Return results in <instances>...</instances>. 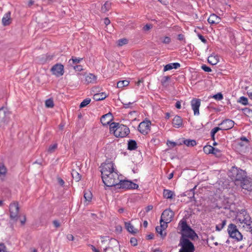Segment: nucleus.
I'll list each match as a JSON object with an SVG mask.
<instances>
[{
	"label": "nucleus",
	"mask_w": 252,
	"mask_h": 252,
	"mask_svg": "<svg viewBox=\"0 0 252 252\" xmlns=\"http://www.w3.org/2000/svg\"><path fill=\"white\" fill-rule=\"evenodd\" d=\"M101 173L102 181L107 187H117L120 183L119 176L114 168L113 162L102 164Z\"/></svg>",
	"instance_id": "1"
},
{
	"label": "nucleus",
	"mask_w": 252,
	"mask_h": 252,
	"mask_svg": "<svg viewBox=\"0 0 252 252\" xmlns=\"http://www.w3.org/2000/svg\"><path fill=\"white\" fill-rule=\"evenodd\" d=\"M179 225L181 226L180 239H188L194 240L198 238V236L195 231L189 226L185 219L180 220Z\"/></svg>",
	"instance_id": "2"
},
{
	"label": "nucleus",
	"mask_w": 252,
	"mask_h": 252,
	"mask_svg": "<svg viewBox=\"0 0 252 252\" xmlns=\"http://www.w3.org/2000/svg\"><path fill=\"white\" fill-rule=\"evenodd\" d=\"M109 129L110 132H112L117 137H125L130 132L129 129L127 126L115 122L110 124Z\"/></svg>",
	"instance_id": "3"
},
{
	"label": "nucleus",
	"mask_w": 252,
	"mask_h": 252,
	"mask_svg": "<svg viewBox=\"0 0 252 252\" xmlns=\"http://www.w3.org/2000/svg\"><path fill=\"white\" fill-rule=\"evenodd\" d=\"M237 220L241 223H244L247 231L252 233V220L249 215L245 210L242 211L240 213Z\"/></svg>",
	"instance_id": "4"
},
{
	"label": "nucleus",
	"mask_w": 252,
	"mask_h": 252,
	"mask_svg": "<svg viewBox=\"0 0 252 252\" xmlns=\"http://www.w3.org/2000/svg\"><path fill=\"white\" fill-rule=\"evenodd\" d=\"M230 172L232 179L236 182L240 181L241 183L247 177L246 171L237 167H233Z\"/></svg>",
	"instance_id": "5"
},
{
	"label": "nucleus",
	"mask_w": 252,
	"mask_h": 252,
	"mask_svg": "<svg viewBox=\"0 0 252 252\" xmlns=\"http://www.w3.org/2000/svg\"><path fill=\"white\" fill-rule=\"evenodd\" d=\"M179 246L181 247L179 252H194L195 250L193 244L188 239H180Z\"/></svg>",
	"instance_id": "6"
},
{
	"label": "nucleus",
	"mask_w": 252,
	"mask_h": 252,
	"mask_svg": "<svg viewBox=\"0 0 252 252\" xmlns=\"http://www.w3.org/2000/svg\"><path fill=\"white\" fill-rule=\"evenodd\" d=\"M227 232L229 236L237 241H240L243 239V235L238 230L237 226L233 223H230L228 225Z\"/></svg>",
	"instance_id": "7"
},
{
	"label": "nucleus",
	"mask_w": 252,
	"mask_h": 252,
	"mask_svg": "<svg viewBox=\"0 0 252 252\" xmlns=\"http://www.w3.org/2000/svg\"><path fill=\"white\" fill-rule=\"evenodd\" d=\"M174 216V213L170 209L165 210L162 213L160 222H162L165 223H169L172 220Z\"/></svg>",
	"instance_id": "8"
},
{
	"label": "nucleus",
	"mask_w": 252,
	"mask_h": 252,
	"mask_svg": "<svg viewBox=\"0 0 252 252\" xmlns=\"http://www.w3.org/2000/svg\"><path fill=\"white\" fill-rule=\"evenodd\" d=\"M118 188L125 189H136L138 187V185L130 181L120 180V183L117 186Z\"/></svg>",
	"instance_id": "9"
},
{
	"label": "nucleus",
	"mask_w": 252,
	"mask_h": 252,
	"mask_svg": "<svg viewBox=\"0 0 252 252\" xmlns=\"http://www.w3.org/2000/svg\"><path fill=\"white\" fill-rule=\"evenodd\" d=\"M19 208L17 202L11 203L9 205L10 217L12 219L17 220Z\"/></svg>",
	"instance_id": "10"
},
{
	"label": "nucleus",
	"mask_w": 252,
	"mask_h": 252,
	"mask_svg": "<svg viewBox=\"0 0 252 252\" xmlns=\"http://www.w3.org/2000/svg\"><path fill=\"white\" fill-rule=\"evenodd\" d=\"M51 71L57 77L61 76L64 73V66L61 63H57L52 67Z\"/></svg>",
	"instance_id": "11"
},
{
	"label": "nucleus",
	"mask_w": 252,
	"mask_h": 252,
	"mask_svg": "<svg viewBox=\"0 0 252 252\" xmlns=\"http://www.w3.org/2000/svg\"><path fill=\"white\" fill-rule=\"evenodd\" d=\"M10 113L6 108H0V123H6L9 121Z\"/></svg>",
	"instance_id": "12"
},
{
	"label": "nucleus",
	"mask_w": 252,
	"mask_h": 252,
	"mask_svg": "<svg viewBox=\"0 0 252 252\" xmlns=\"http://www.w3.org/2000/svg\"><path fill=\"white\" fill-rule=\"evenodd\" d=\"M192 109L193 110L194 115H199V108L201 104V99L193 98L190 102Z\"/></svg>",
	"instance_id": "13"
},
{
	"label": "nucleus",
	"mask_w": 252,
	"mask_h": 252,
	"mask_svg": "<svg viewBox=\"0 0 252 252\" xmlns=\"http://www.w3.org/2000/svg\"><path fill=\"white\" fill-rule=\"evenodd\" d=\"M241 186L243 189L248 191H252V179L246 177L241 183Z\"/></svg>",
	"instance_id": "14"
},
{
	"label": "nucleus",
	"mask_w": 252,
	"mask_h": 252,
	"mask_svg": "<svg viewBox=\"0 0 252 252\" xmlns=\"http://www.w3.org/2000/svg\"><path fill=\"white\" fill-rule=\"evenodd\" d=\"M219 125H221L222 126L220 127L221 130H225L232 128L234 126V122L230 119H225Z\"/></svg>",
	"instance_id": "15"
},
{
	"label": "nucleus",
	"mask_w": 252,
	"mask_h": 252,
	"mask_svg": "<svg viewBox=\"0 0 252 252\" xmlns=\"http://www.w3.org/2000/svg\"><path fill=\"white\" fill-rule=\"evenodd\" d=\"M113 117L112 114L109 112L103 115L100 119V121L103 126H106L110 124V122L113 120Z\"/></svg>",
	"instance_id": "16"
},
{
	"label": "nucleus",
	"mask_w": 252,
	"mask_h": 252,
	"mask_svg": "<svg viewBox=\"0 0 252 252\" xmlns=\"http://www.w3.org/2000/svg\"><path fill=\"white\" fill-rule=\"evenodd\" d=\"M151 122L147 118L143 121V126L145 128L143 129V135H146L149 133L151 130Z\"/></svg>",
	"instance_id": "17"
},
{
	"label": "nucleus",
	"mask_w": 252,
	"mask_h": 252,
	"mask_svg": "<svg viewBox=\"0 0 252 252\" xmlns=\"http://www.w3.org/2000/svg\"><path fill=\"white\" fill-rule=\"evenodd\" d=\"M220 20V18L215 14H211L208 19V22L210 24H218Z\"/></svg>",
	"instance_id": "18"
},
{
	"label": "nucleus",
	"mask_w": 252,
	"mask_h": 252,
	"mask_svg": "<svg viewBox=\"0 0 252 252\" xmlns=\"http://www.w3.org/2000/svg\"><path fill=\"white\" fill-rule=\"evenodd\" d=\"M172 125L174 127L179 128L182 126L183 120L182 118L179 116H175L172 121Z\"/></svg>",
	"instance_id": "19"
},
{
	"label": "nucleus",
	"mask_w": 252,
	"mask_h": 252,
	"mask_svg": "<svg viewBox=\"0 0 252 252\" xmlns=\"http://www.w3.org/2000/svg\"><path fill=\"white\" fill-rule=\"evenodd\" d=\"M10 12H8L4 14L2 19V23L3 26H8L11 23V19L10 18Z\"/></svg>",
	"instance_id": "20"
},
{
	"label": "nucleus",
	"mask_w": 252,
	"mask_h": 252,
	"mask_svg": "<svg viewBox=\"0 0 252 252\" xmlns=\"http://www.w3.org/2000/svg\"><path fill=\"white\" fill-rule=\"evenodd\" d=\"M125 227L126 229L131 233H136L138 230L135 228L130 222H125Z\"/></svg>",
	"instance_id": "21"
},
{
	"label": "nucleus",
	"mask_w": 252,
	"mask_h": 252,
	"mask_svg": "<svg viewBox=\"0 0 252 252\" xmlns=\"http://www.w3.org/2000/svg\"><path fill=\"white\" fill-rule=\"evenodd\" d=\"M180 64L178 63H169L164 66L163 71H166L173 68L177 69L180 67Z\"/></svg>",
	"instance_id": "22"
},
{
	"label": "nucleus",
	"mask_w": 252,
	"mask_h": 252,
	"mask_svg": "<svg viewBox=\"0 0 252 252\" xmlns=\"http://www.w3.org/2000/svg\"><path fill=\"white\" fill-rule=\"evenodd\" d=\"M96 80V76L93 74H89L85 77V81L87 84L95 83Z\"/></svg>",
	"instance_id": "23"
},
{
	"label": "nucleus",
	"mask_w": 252,
	"mask_h": 252,
	"mask_svg": "<svg viewBox=\"0 0 252 252\" xmlns=\"http://www.w3.org/2000/svg\"><path fill=\"white\" fill-rule=\"evenodd\" d=\"M166 226V224L164 225V224L160 223V226H158L156 227L157 232L159 233L162 238L164 237L166 235V233H163V230L164 229Z\"/></svg>",
	"instance_id": "24"
},
{
	"label": "nucleus",
	"mask_w": 252,
	"mask_h": 252,
	"mask_svg": "<svg viewBox=\"0 0 252 252\" xmlns=\"http://www.w3.org/2000/svg\"><path fill=\"white\" fill-rule=\"evenodd\" d=\"M107 96L105 93H101L94 94L93 98L96 101H99L104 99Z\"/></svg>",
	"instance_id": "25"
},
{
	"label": "nucleus",
	"mask_w": 252,
	"mask_h": 252,
	"mask_svg": "<svg viewBox=\"0 0 252 252\" xmlns=\"http://www.w3.org/2000/svg\"><path fill=\"white\" fill-rule=\"evenodd\" d=\"M219 61L218 56L211 55L208 58V62L212 65L216 64Z\"/></svg>",
	"instance_id": "26"
},
{
	"label": "nucleus",
	"mask_w": 252,
	"mask_h": 252,
	"mask_svg": "<svg viewBox=\"0 0 252 252\" xmlns=\"http://www.w3.org/2000/svg\"><path fill=\"white\" fill-rule=\"evenodd\" d=\"M137 148L136 142L134 140H129L127 143V149L129 150H134Z\"/></svg>",
	"instance_id": "27"
},
{
	"label": "nucleus",
	"mask_w": 252,
	"mask_h": 252,
	"mask_svg": "<svg viewBox=\"0 0 252 252\" xmlns=\"http://www.w3.org/2000/svg\"><path fill=\"white\" fill-rule=\"evenodd\" d=\"M163 197L166 199H172L173 195H174V192L169 189H164L163 192Z\"/></svg>",
	"instance_id": "28"
},
{
	"label": "nucleus",
	"mask_w": 252,
	"mask_h": 252,
	"mask_svg": "<svg viewBox=\"0 0 252 252\" xmlns=\"http://www.w3.org/2000/svg\"><path fill=\"white\" fill-rule=\"evenodd\" d=\"M111 7V2L107 1L102 6L101 10L102 12L105 13L106 12L109 10Z\"/></svg>",
	"instance_id": "29"
},
{
	"label": "nucleus",
	"mask_w": 252,
	"mask_h": 252,
	"mask_svg": "<svg viewBox=\"0 0 252 252\" xmlns=\"http://www.w3.org/2000/svg\"><path fill=\"white\" fill-rule=\"evenodd\" d=\"M183 143L188 147H193L196 145V142L195 140L184 139Z\"/></svg>",
	"instance_id": "30"
},
{
	"label": "nucleus",
	"mask_w": 252,
	"mask_h": 252,
	"mask_svg": "<svg viewBox=\"0 0 252 252\" xmlns=\"http://www.w3.org/2000/svg\"><path fill=\"white\" fill-rule=\"evenodd\" d=\"M7 168L3 163H0V177L2 179L7 173Z\"/></svg>",
	"instance_id": "31"
},
{
	"label": "nucleus",
	"mask_w": 252,
	"mask_h": 252,
	"mask_svg": "<svg viewBox=\"0 0 252 252\" xmlns=\"http://www.w3.org/2000/svg\"><path fill=\"white\" fill-rule=\"evenodd\" d=\"M71 175L72 178L75 180L76 182H78L81 180V175L75 170H72L71 172Z\"/></svg>",
	"instance_id": "32"
},
{
	"label": "nucleus",
	"mask_w": 252,
	"mask_h": 252,
	"mask_svg": "<svg viewBox=\"0 0 252 252\" xmlns=\"http://www.w3.org/2000/svg\"><path fill=\"white\" fill-rule=\"evenodd\" d=\"M83 60V58H77L76 57H72V59L69 60V63L70 65H73V64H77L80 63L81 61Z\"/></svg>",
	"instance_id": "33"
},
{
	"label": "nucleus",
	"mask_w": 252,
	"mask_h": 252,
	"mask_svg": "<svg viewBox=\"0 0 252 252\" xmlns=\"http://www.w3.org/2000/svg\"><path fill=\"white\" fill-rule=\"evenodd\" d=\"M84 197L86 201H91L92 198V194L90 191H85Z\"/></svg>",
	"instance_id": "34"
},
{
	"label": "nucleus",
	"mask_w": 252,
	"mask_h": 252,
	"mask_svg": "<svg viewBox=\"0 0 252 252\" xmlns=\"http://www.w3.org/2000/svg\"><path fill=\"white\" fill-rule=\"evenodd\" d=\"M129 84V82L127 80L120 81L117 82V87L122 88L124 87L127 86Z\"/></svg>",
	"instance_id": "35"
},
{
	"label": "nucleus",
	"mask_w": 252,
	"mask_h": 252,
	"mask_svg": "<svg viewBox=\"0 0 252 252\" xmlns=\"http://www.w3.org/2000/svg\"><path fill=\"white\" fill-rule=\"evenodd\" d=\"M54 56L53 55H45V58L43 57L40 60V61L42 63H44L47 61H50L53 59Z\"/></svg>",
	"instance_id": "36"
},
{
	"label": "nucleus",
	"mask_w": 252,
	"mask_h": 252,
	"mask_svg": "<svg viewBox=\"0 0 252 252\" xmlns=\"http://www.w3.org/2000/svg\"><path fill=\"white\" fill-rule=\"evenodd\" d=\"M220 130H221V128L219 127H215L211 130V136L213 140H215V135H216V133Z\"/></svg>",
	"instance_id": "37"
},
{
	"label": "nucleus",
	"mask_w": 252,
	"mask_h": 252,
	"mask_svg": "<svg viewBox=\"0 0 252 252\" xmlns=\"http://www.w3.org/2000/svg\"><path fill=\"white\" fill-rule=\"evenodd\" d=\"M213 147L210 145H206L203 148V151L206 154H212Z\"/></svg>",
	"instance_id": "38"
},
{
	"label": "nucleus",
	"mask_w": 252,
	"mask_h": 252,
	"mask_svg": "<svg viewBox=\"0 0 252 252\" xmlns=\"http://www.w3.org/2000/svg\"><path fill=\"white\" fill-rule=\"evenodd\" d=\"M226 220H223L220 224L216 226V230L218 231H220L226 225Z\"/></svg>",
	"instance_id": "39"
},
{
	"label": "nucleus",
	"mask_w": 252,
	"mask_h": 252,
	"mask_svg": "<svg viewBox=\"0 0 252 252\" xmlns=\"http://www.w3.org/2000/svg\"><path fill=\"white\" fill-rule=\"evenodd\" d=\"M54 104L52 99L49 98L45 101V106L47 108L53 107Z\"/></svg>",
	"instance_id": "40"
},
{
	"label": "nucleus",
	"mask_w": 252,
	"mask_h": 252,
	"mask_svg": "<svg viewBox=\"0 0 252 252\" xmlns=\"http://www.w3.org/2000/svg\"><path fill=\"white\" fill-rule=\"evenodd\" d=\"M58 146V144L57 143H55L53 145H51L49 146L48 149V152L49 153H54L55 150L57 149Z\"/></svg>",
	"instance_id": "41"
},
{
	"label": "nucleus",
	"mask_w": 252,
	"mask_h": 252,
	"mask_svg": "<svg viewBox=\"0 0 252 252\" xmlns=\"http://www.w3.org/2000/svg\"><path fill=\"white\" fill-rule=\"evenodd\" d=\"M238 102L244 105H246L248 104V98L245 96H241L239 98V100H238Z\"/></svg>",
	"instance_id": "42"
},
{
	"label": "nucleus",
	"mask_w": 252,
	"mask_h": 252,
	"mask_svg": "<svg viewBox=\"0 0 252 252\" xmlns=\"http://www.w3.org/2000/svg\"><path fill=\"white\" fill-rule=\"evenodd\" d=\"M91 102V99L87 98L84 99L80 104V108H83L89 104Z\"/></svg>",
	"instance_id": "43"
},
{
	"label": "nucleus",
	"mask_w": 252,
	"mask_h": 252,
	"mask_svg": "<svg viewBox=\"0 0 252 252\" xmlns=\"http://www.w3.org/2000/svg\"><path fill=\"white\" fill-rule=\"evenodd\" d=\"M170 77L169 76H163L161 80V83L162 86H166L167 85V82L170 80Z\"/></svg>",
	"instance_id": "44"
},
{
	"label": "nucleus",
	"mask_w": 252,
	"mask_h": 252,
	"mask_svg": "<svg viewBox=\"0 0 252 252\" xmlns=\"http://www.w3.org/2000/svg\"><path fill=\"white\" fill-rule=\"evenodd\" d=\"M160 40L163 43L166 44H168L171 42V38L169 36H165L164 37L160 38Z\"/></svg>",
	"instance_id": "45"
},
{
	"label": "nucleus",
	"mask_w": 252,
	"mask_h": 252,
	"mask_svg": "<svg viewBox=\"0 0 252 252\" xmlns=\"http://www.w3.org/2000/svg\"><path fill=\"white\" fill-rule=\"evenodd\" d=\"M166 144H167V146L169 147L173 148V147H175L177 145H181L182 143H180L179 144H178L176 142H172V141H171L170 140H167Z\"/></svg>",
	"instance_id": "46"
},
{
	"label": "nucleus",
	"mask_w": 252,
	"mask_h": 252,
	"mask_svg": "<svg viewBox=\"0 0 252 252\" xmlns=\"http://www.w3.org/2000/svg\"><path fill=\"white\" fill-rule=\"evenodd\" d=\"M212 151V154L216 157H220L221 156V151L217 148L213 147V150Z\"/></svg>",
	"instance_id": "47"
},
{
	"label": "nucleus",
	"mask_w": 252,
	"mask_h": 252,
	"mask_svg": "<svg viewBox=\"0 0 252 252\" xmlns=\"http://www.w3.org/2000/svg\"><path fill=\"white\" fill-rule=\"evenodd\" d=\"M127 43L128 40L126 38L121 39L118 40V45L120 46L126 44Z\"/></svg>",
	"instance_id": "48"
},
{
	"label": "nucleus",
	"mask_w": 252,
	"mask_h": 252,
	"mask_svg": "<svg viewBox=\"0 0 252 252\" xmlns=\"http://www.w3.org/2000/svg\"><path fill=\"white\" fill-rule=\"evenodd\" d=\"M213 97L217 100H220L223 98V95L221 93H219L214 95Z\"/></svg>",
	"instance_id": "49"
},
{
	"label": "nucleus",
	"mask_w": 252,
	"mask_h": 252,
	"mask_svg": "<svg viewBox=\"0 0 252 252\" xmlns=\"http://www.w3.org/2000/svg\"><path fill=\"white\" fill-rule=\"evenodd\" d=\"M201 68L205 72H209L212 71L211 68L205 64L202 65L201 66Z\"/></svg>",
	"instance_id": "50"
},
{
	"label": "nucleus",
	"mask_w": 252,
	"mask_h": 252,
	"mask_svg": "<svg viewBox=\"0 0 252 252\" xmlns=\"http://www.w3.org/2000/svg\"><path fill=\"white\" fill-rule=\"evenodd\" d=\"M153 28V25L149 24H146L145 26L143 27V29L145 31H148L151 29Z\"/></svg>",
	"instance_id": "51"
},
{
	"label": "nucleus",
	"mask_w": 252,
	"mask_h": 252,
	"mask_svg": "<svg viewBox=\"0 0 252 252\" xmlns=\"http://www.w3.org/2000/svg\"><path fill=\"white\" fill-rule=\"evenodd\" d=\"M130 242L131 244L133 246H135L137 245V240L135 238H131L130 239Z\"/></svg>",
	"instance_id": "52"
},
{
	"label": "nucleus",
	"mask_w": 252,
	"mask_h": 252,
	"mask_svg": "<svg viewBox=\"0 0 252 252\" xmlns=\"http://www.w3.org/2000/svg\"><path fill=\"white\" fill-rule=\"evenodd\" d=\"M197 36L202 42H203L204 43H206L207 42V40L205 38V37L203 35L198 33L197 34Z\"/></svg>",
	"instance_id": "53"
},
{
	"label": "nucleus",
	"mask_w": 252,
	"mask_h": 252,
	"mask_svg": "<svg viewBox=\"0 0 252 252\" xmlns=\"http://www.w3.org/2000/svg\"><path fill=\"white\" fill-rule=\"evenodd\" d=\"M178 39L180 41H183L185 43H186V40H185L184 35L182 34H178Z\"/></svg>",
	"instance_id": "54"
},
{
	"label": "nucleus",
	"mask_w": 252,
	"mask_h": 252,
	"mask_svg": "<svg viewBox=\"0 0 252 252\" xmlns=\"http://www.w3.org/2000/svg\"><path fill=\"white\" fill-rule=\"evenodd\" d=\"M0 252H7L3 244H0Z\"/></svg>",
	"instance_id": "55"
},
{
	"label": "nucleus",
	"mask_w": 252,
	"mask_h": 252,
	"mask_svg": "<svg viewBox=\"0 0 252 252\" xmlns=\"http://www.w3.org/2000/svg\"><path fill=\"white\" fill-rule=\"evenodd\" d=\"M73 68L76 71H81L83 69L81 65H76L74 66Z\"/></svg>",
	"instance_id": "56"
},
{
	"label": "nucleus",
	"mask_w": 252,
	"mask_h": 252,
	"mask_svg": "<svg viewBox=\"0 0 252 252\" xmlns=\"http://www.w3.org/2000/svg\"><path fill=\"white\" fill-rule=\"evenodd\" d=\"M196 188V186H195L193 189H190L189 190L190 193L191 194V195H190V198L194 197V189Z\"/></svg>",
	"instance_id": "57"
},
{
	"label": "nucleus",
	"mask_w": 252,
	"mask_h": 252,
	"mask_svg": "<svg viewBox=\"0 0 252 252\" xmlns=\"http://www.w3.org/2000/svg\"><path fill=\"white\" fill-rule=\"evenodd\" d=\"M53 223L56 228L59 227L61 225L60 222L57 220H54Z\"/></svg>",
	"instance_id": "58"
},
{
	"label": "nucleus",
	"mask_w": 252,
	"mask_h": 252,
	"mask_svg": "<svg viewBox=\"0 0 252 252\" xmlns=\"http://www.w3.org/2000/svg\"><path fill=\"white\" fill-rule=\"evenodd\" d=\"M146 237L147 240H152L154 237V234L153 233H150V234L147 235Z\"/></svg>",
	"instance_id": "59"
},
{
	"label": "nucleus",
	"mask_w": 252,
	"mask_h": 252,
	"mask_svg": "<svg viewBox=\"0 0 252 252\" xmlns=\"http://www.w3.org/2000/svg\"><path fill=\"white\" fill-rule=\"evenodd\" d=\"M175 107L177 109H181V102L180 101H177L175 104Z\"/></svg>",
	"instance_id": "60"
},
{
	"label": "nucleus",
	"mask_w": 252,
	"mask_h": 252,
	"mask_svg": "<svg viewBox=\"0 0 252 252\" xmlns=\"http://www.w3.org/2000/svg\"><path fill=\"white\" fill-rule=\"evenodd\" d=\"M67 239L69 241H73L74 240V236L72 234H68L67 235Z\"/></svg>",
	"instance_id": "61"
},
{
	"label": "nucleus",
	"mask_w": 252,
	"mask_h": 252,
	"mask_svg": "<svg viewBox=\"0 0 252 252\" xmlns=\"http://www.w3.org/2000/svg\"><path fill=\"white\" fill-rule=\"evenodd\" d=\"M242 110L246 113H250V112H252V110L248 108H245Z\"/></svg>",
	"instance_id": "62"
},
{
	"label": "nucleus",
	"mask_w": 252,
	"mask_h": 252,
	"mask_svg": "<svg viewBox=\"0 0 252 252\" xmlns=\"http://www.w3.org/2000/svg\"><path fill=\"white\" fill-rule=\"evenodd\" d=\"M104 24L107 26L110 23V21L108 18H105L104 20Z\"/></svg>",
	"instance_id": "63"
},
{
	"label": "nucleus",
	"mask_w": 252,
	"mask_h": 252,
	"mask_svg": "<svg viewBox=\"0 0 252 252\" xmlns=\"http://www.w3.org/2000/svg\"><path fill=\"white\" fill-rule=\"evenodd\" d=\"M58 182H59V184L61 185L62 186H63L64 184V181L60 178H58Z\"/></svg>",
	"instance_id": "64"
}]
</instances>
